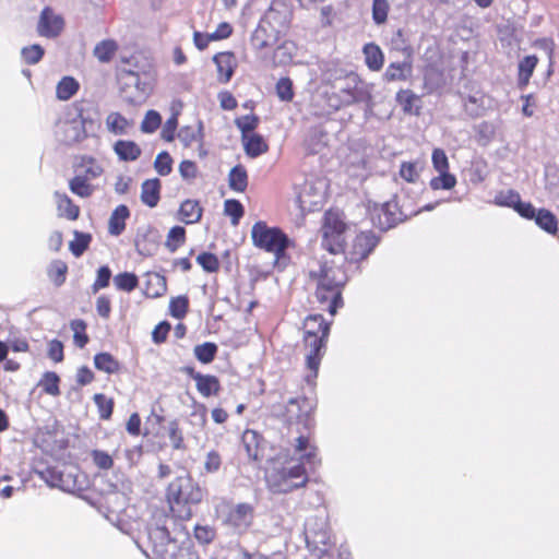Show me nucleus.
<instances>
[{
  "mask_svg": "<svg viewBox=\"0 0 559 559\" xmlns=\"http://www.w3.org/2000/svg\"><path fill=\"white\" fill-rule=\"evenodd\" d=\"M309 278L316 284L314 297L319 308L334 317L344 306L343 289L347 282L342 266L323 262L318 270L309 272Z\"/></svg>",
  "mask_w": 559,
  "mask_h": 559,
  "instance_id": "f257e3e1",
  "label": "nucleus"
},
{
  "mask_svg": "<svg viewBox=\"0 0 559 559\" xmlns=\"http://www.w3.org/2000/svg\"><path fill=\"white\" fill-rule=\"evenodd\" d=\"M206 493V488L200 486L190 473L175 477L165 490L170 515L189 521L193 516V507L200 504Z\"/></svg>",
  "mask_w": 559,
  "mask_h": 559,
  "instance_id": "f03ea898",
  "label": "nucleus"
},
{
  "mask_svg": "<svg viewBox=\"0 0 559 559\" xmlns=\"http://www.w3.org/2000/svg\"><path fill=\"white\" fill-rule=\"evenodd\" d=\"M332 322L324 320L322 314L313 313L306 317L302 324V346L306 350V368L310 371L306 381L314 384L321 360L326 352Z\"/></svg>",
  "mask_w": 559,
  "mask_h": 559,
  "instance_id": "7ed1b4c3",
  "label": "nucleus"
},
{
  "mask_svg": "<svg viewBox=\"0 0 559 559\" xmlns=\"http://www.w3.org/2000/svg\"><path fill=\"white\" fill-rule=\"evenodd\" d=\"M289 462L271 460L264 472L265 486L272 493H289L304 488L309 481L307 469L302 463L288 465Z\"/></svg>",
  "mask_w": 559,
  "mask_h": 559,
  "instance_id": "20e7f679",
  "label": "nucleus"
},
{
  "mask_svg": "<svg viewBox=\"0 0 559 559\" xmlns=\"http://www.w3.org/2000/svg\"><path fill=\"white\" fill-rule=\"evenodd\" d=\"M251 238L257 248L274 255L275 267L283 270L289 264L287 249L293 246V241L281 228L270 227L259 221L252 226Z\"/></svg>",
  "mask_w": 559,
  "mask_h": 559,
  "instance_id": "39448f33",
  "label": "nucleus"
},
{
  "mask_svg": "<svg viewBox=\"0 0 559 559\" xmlns=\"http://www.w3.org/2000/svg\"><path fill=\"white\" fill-rule=\"evenodd\" d=\"M313 405L306 396H298L288 400L285 405L280 406L276 417L290 431L293 428H302L304 430L313 429L314 421L312 417Z\"/></svg>",
  "mask_w": 559,
  "mask_h": 559,
  "instance_id": "423d86ee",
  "label": "nucleus"
},
{
  "mask_svg": "<svg viewBox=\"0 0 559 559\" xmlns=\"http://www.w3.org/2000/svg\"><path fill=\"white\" fill-rule=\"evenodd\" d=\"M392 44L394 45L393 49L404 56V60L389 63L383 73V80L389 83L405 82L413 75L414 48L405 38L403 29H397Z\"/></svg>",
  "mask_w": 559,
  "mask_h": 559,
  "instance_id": "0eeeda50",
  "label": "nucleus"
},
{
  "mask_svg": "<svg viewBox=\"0 0 559 559\" xmlns=\"http://www.w3.org/2000/svg\"><path fill=\"white\" fill-rule=\"evenodd\" d=\"M286 28V24L281 21L277 12H269L254 29L251 44L258 50L271 48L278 43Z\"/></svg>",
  "mask_w": 559,
  "mask_h": 559,
  "instance_id": "6e6552de",
  "label": "nucleus"
},
{
  "mask_svg": "<svg viewBox=\"0 0 559 559\" xmlns=\"http://www.w3.org/2000/svg\"><path fill=\"white\" fill-rule=\"evenodd\" d=\"M347 224L343 216L328 211L322 224V247L333 254L345 252V233Z\"/></svg>",
  "mask_w": 559,
  "mask_h": 559,
  "instance_id": "1a4fd4ad",
  "label": "nucleus"
},
{
  "mask_svg": "<svg viewBox=\"0 0 559 559\" xmlns=\"http://www.w3.org/2000/svg\"><path fill=\"white\" fill-rule=\"evenodd\" d=\"M156 534L160 535L162 542L156 543L152 540V554L155 556V559H199V555L194 549L179 546L169 538L167 531L156 530Z\"/></svg>",
  "mask_w": 559,
  "mask_h": 559,
  "instance_id": "9d476101",
  "label": "nucleus"
},
{
  "mask_svg": "<svg viewBox=\"0 0 559 559\" xmlns=\"http://www.w3.org/2000/svg\"><path fill=\"white\" fill-rule=\"evenodd\" d=\"M119 93L123 102L130 105H140L146 98L145 84L141 82L140 74L131 70L118 73Z\"/></svg>",
  "mask_w": 559,
  "mask_h": 559,
  "instance_id": "9b49d317",
  "label": "nucleus"
},
{
  "mask_svg": "<svg viewBox=\"0 0 559 559\" xmlns=\"http://www.w3.org/2000/svg\"><path fill=\"white\" fill-rule=\"evenodd\" d=\"M379 241V237L372 230L358 233L352 240L349 248L344 252L346 260L350 263L364 261L376 249Z\"/></svg>",
  "mask_w": 559,
  "mask_h": 559,
  "instance_id": "f8f14e48",
  "label": "nucleus"
},
{
  "mask_svg": "<svg viewBox=\"0 0 559 559\" xmlns=\"http://www.w3.org/2000/svg\"><path fill=\"white\" fill-rule=\"evenodd\" d=\"M345 81V85L340 88L338 93L334 94L337 97V103L333 104L335 109L350 106L362 99L364 90L360 78L356 73H349L346 75Z\"/></svg>",
  "mask_w": 559,
  "mask_h": 559,
  "instance_id": "ddd939ff",
  "label": "nucleus"
},
{
  "mask_svg": "<svg viewBox=\"0 0 559 559\" xmlns=\"http://www.w3.org/2000/svg\"><path fill=\"white\" fill-rule=\"evenodd\" d=\"M254 520V507L251 503H238L229 509L225 518V524L238 533L247 532Z\"/></svg>",
  "mask_w": 559,
  "mask_h": 559,
  "instance_id": "4468645a",
  "label": "nucleus"
},
{
  "mask_svg": "<svg viewBox=\"0 0 559 559\" xmlns=\"http://www.w3.org/2000/svg\"><path fill=\"white\" fill-rule=\"evenodd\" d=\"M532 48L536 51L526 56V83L540 60L548 62V75L552 73L554 41L548 38L537 39Z\"/></svg>",
  "mask_w": 559,
  "mask_h": 559,
  "instance_id": "2eb2a0df",
  "label": "nucleus"
},
{
  "mask_svg": "<svg viewBox=\"0 0 559 559\" xmlns=\"http://www.w3.org/2000/svg\"><path fill=\"white\" fill-rule=\"evenodd\" d=\"M295 431L298 433L294 450L296 453H300V463L308 464L311 466L321 463L318 456V448L313 442L312 429L304 430L302 428H296Z\"/></svg>",
  "mask_w": 559,
  "mask_h": 559,
  "instance_id": "dca6fc26",
  "label": "nucleus"
},
{
  "mask_svg": "<svg viewBox=\"0 0 559 559\" xmlns=\"http://www.w3.org/2000/svg\"><path fill=\"white\" fill-rule=\"evenodd\" d=\"M64 27V20L57 14L50 7H45L39 15L37 23V33L39 36L47 38L58 37Z\"/></svg>",
  "mask_w": 559,
  "mask_h": 559,
  "instance_id": "f3484780",
  "label": "nucleus"
},
{
  "mask_svg": "<svg viewBox=\"0 0 559 559\" xmlns=\"http://www.w3.org/2000/svg\"><path fill=\"white\" fill-rule=\"evenodd\" d=\"M183 372L194 380L197 391L202 397L217 396L222 391L221 380L215 374L198 372L193 367H185Z\"/></svg>",
  "mask_w": 559,
  "mask_h": 559,
  "instance_id": "a211bd4d",
  "label": "nucleus"
},
{
  "mask_svg": "<svg viewBox=\"0 0 559 559\" xmlns=\"http://www.w3.org/2000/svg\"><path fill=\"white\" fill-rule=\"evenodd\" d=\"M241 441L248 457L253 462H261L265 459L266 440L258 431L246 429Z\"/></svg>",
  "mask_w": 559,
  "mask_h": 559,
  "instance_id": "6ab92c4d",
  "label": "nucleus"
},
{
  "mask_svg": "<svg viewBox=\"0 0 559 559\" xmlns=\"http://www.w3.org/2000/svg\"><path fill=\"white\" fill-rule=\"evenodd\" d=\"M526 219L534 221L535 225L550 235L558 231L557 217L546 209H536L531 203H526Z\"/></svg>",
  "mask_w": 559,
  "mask_h": 559,
  "instance_id": "aec40b11",
  "label": "nucleus"
},
{
  "mask_svg": "<svg viewBox=\"0 0 559 559\" xmlns=\"http://www.w3.org/2000/svg\"><path fill=\"white\" fill-rule=\"evenodd\" d=\"M213 61L217 68L218 82L228 83L237 68L235 53L233 51L218 52L214 56Z\"/></svg>",
  "mask_w": 559,
  "mask_h": 559,
  "instance_id": "412c9836",
  "label": "nucleus"
},
{
  "mask_svg": "<svg viewBox=\"0 0 559 559\" xmlns=\"http://www.w3.org/2000/svg\"><path fill=\"white\" fill-rule=\"evenodd\" d=\"M203 207L198 200H183L177 211V218L186 225L200 223L203 216Z\"/></svg>",
  "mask_w": 559,
  "mask_h": 559,
  "instance_id": "4be33fe9",
  "label": "nucleus"
},
{
  "mask_svg": "<svg viewBox=\"0 0 559 559\" xmlns=\"http://www.w3.org/2000/svg\"><path fill=\"white\" fill-rule=\"evenodd\" d=\"M167 292V280L164 275L156 272H148L145 275L143 294L147 298H158Z\"/></svg>",
  "mask_w": 559,
  "mask_h": 559,
  "instance_id": "5701e85b",
  "label": "nucleus"
},
{
  "mask_svg": "<svg viewBox=\"0 0 559 559\" xmlns=\"http://www.w3.org/2000/svg\"><path fill=\"white\" fill-rule=\"evenodd\" d=\"M162 182L158 178L146 179L141 185V201L150 209H154L160 201Z\"/></svg>",
  "mask_w": 559,
  "mask_h": 559,
  "instance_id": "b1692460",
  "label": "nucleus"
},
{
  "mask_svg": "<svg viewBox=\"0 0 559 559\" xmlns=\"http://www.w3.org/2000/svg\"><path fill=\"white\" fill-rule=\"evenodd\" d=\"M362 55L365 64L370 71L379 72L383 68L384 53L378 44L373 41L365 44Z\"/></svg>",
  "mask_w": 559,
  "mask_h": 559,
  "instance_id": "393cba45",
  "label": "nucleus"
},
{
  "mask_svg": "<svg viewBox=\"0 0 559 559\" xmlns=\"http://www.w3.org/2000/svg\"><path fill=\"white\" fill-rule=\"evenodd\" d=\"M493 204L512 207L520 216L524 217V203L518 191L512 189L500 190L496 193Z\"/></svg>",
  "mask_w": 559,
  "mask_h": 559,
  "instance_id": "a878e982",
  "label": "nucleus"
},
{
  "mask_svg": "<svg viewBox=\"0 0 559 559\" xmlns=\"http://www.w3.org/2000/svg\"><path fill=\"white\" fill-rule=\"evenodd\" d=\"M243 151L250 158H257L269 152L266 140L259 133L241 138Z\"/></svg>",
  "mask_w": 559,
  "mask_h": 559,
  "instance_id": "bb28decb",
  "label": "nucleus"
},
{
  "mask_svg": "<svg viewBox=\"0 0 559 559\" xmlns=\"http://www.w3.org/2000/svg\"><path fill=\"white\" fill-rule=\"evenodd\" d=\"M63 134L68 145L83 141L87 136L85 120L80 117L66 122L63 126Z\"/></svg>",
  "mask_w": 559,
  "mask_h": 559,
  "instance_id": "cd10ccee",
  "label": "nucleus"
},
{
  "mask_svg": "<svg viewBox=\"0 0 559 559\" xmlns=\"http://www.w3.org/2000/svg\"><path fill=\"white\" fill-rule=\"evenodd\" d=\"M55 197L58 215L69 221H76L81 213L80 206L66 193L56 192Z\"/></svg>",
  "mask_w": 559,
  "mask_h": 559,
  "instance_id": "c85d7f7f",
  "label": "nucleus"
},
{
  "mask_svg": "<svg viewBox=\"0 0 559 559\" xmlns=\"http://www.w3.org/2000/svg\"><path fill=\"white\" fill-rule=\"evenodd\" d=\"M114 151L119 159L123 162H134L142 154L139 144L131 140H118L114 144Z\"/></svg>",
  "mask_w": 559,
  "mask_h": 559,
  "instance_id": "c756f323",
  "label": "nucleus"
},
{
  "mask_svg": "<svg viewBox=\"0 0 559 559\" xmlns=\"http://www.w3.org/2000/svg\"><path fill=\"white\" fill-rule=\"evenodd\" d=\"M130 216V211L127 205H118L111 213L108 223V231L110 235L119 236L126 229V221Z\"/></svg>",
  "mask_w": 559,
  "mask_h": 559,
  "instance_id": "7c9ffc66",
  "label": "nucleus"
},
{
  "mask_svg": "<svg viewBox=\"0 0 559 559\" xmlns=\"http://www.w3.org/2000/svg\"><path fill=\"white\" fill-rule=\"evenodd\" d=\"M229 188L238 193L246 191L248 187V173L243 165L239 164L233 167L228 174Z\"/></svg>",
  "mask_w": 559,
  "mask_h": 559,
  "instance_id": "2f4dec72",
  "label": "nucleus"
},
{
  "mask_svg": "<svg viewBox=\"0 0 559 559\" xmlns=\"http://www.w3.org/2000/svg\"><path fill=\"white\" fill-rule=\"evenodd\" d=\"M396 102L405 114L419 115V97L411 90H400L396 93Z\"/></svg>",
  "mask_w": 559,
  "mask_h": 559,
  "instance_id": "473e14b6",
  "label": "nucleus"
},
{
  "mask_svg": "<svg viewBox=\"0 0 559 559\" xmlns=\"http://www.w3.org/2000/svg\"><path fill=\"white\" fill-rule=\"evenodd\" d=\"M95 368L108 374L117 373L120 370V362L107 352L98 353L94 356Z\"/></svg>",
  "mask_w": 559,
  "mask_h": 559,
  "instance_id": "72a5a7b5",
  "label": "nucleus"
},
{
  "mask_svg": "<svg viewBox=\"0 0 559 559\" xmlns=\"http://www.w3.org/2000/svg\"><path fill=\"white\" fill-rule=\"evenodd\" d=\"M68 270V264L64 261L59 259L52 260L47 267L48 278L55 286L60 287L66 283Z\"/></svg>",
  "mask_w": 559,
  "mask_h": 559,
  "instance_id": "f704fd0d",
  "label": "nucleus"
},
{
  "mask_svg": "<svg viewBox=\"0 0 559 559\" xmlns=\"http://www.w3.org/2000/svg\"><path fill=\"white\" fill-rule=\"evenodd\" d=\"M187 241V231L185 227L176 225L173 226L167 233L165 247L170 252H176Z\"/></svg>",
  "mask_w": 559,
  "mask_h": 559,
  "instance_id": "c9c22d12",
  "label": "nucleus"
},
{
  "mask_svg": "<svg viewBox=\"0 0 559 559\" xmlns=\"http://www.w3.org/2000/svg\"><path fill=\"white\" fill-rule=\"evenodd\" d=\"M79 162L75 164V169L84 168V174L82 176L87 177L90 179H95L102 176L104 173L103 167L97 163V160L87 155H82L79 158Z\"/></svg>",
  "mask_w": 559,
  "mask_h": 559,
  "instance_id": "e433bc0d",
  "label": "nucleus"
},
{
  "mask_svg": "<svg viewBox=\"0 0 559 559\" xmlns=\"http://www.w3.org/2000/svg\"><path fill=\"white\" fill-rule=\"evenodd\" d=\"M118 51V44L114 39H104L94 48V56L103 63L111 61Z\"/></svg>",
  "mask_w": 559,
  "mask_h": 559,
  "instance_id": "4c0bfd02",
  "label": "nucleus"
},
{
  "mask_svg": "<svg viewBox=\"0 0 559 559\" xmlns=\"http://www.w3.org/2000/svg\"><path fill=\"white\" fill-rule=\"evenodd\" d=\"M79 88L80 84L74 78L63 76L57 84V98L60 100H68L78 93Z\"/></svg>",
  "mask_w": 559,
  "mask_h": 559,
  "instance_id": "58836bf2",
  "label": "nucleus"
},
{
  "mask_svg": "<svg viewBox=\"0 0 559 559\" xmlns=\"http://www.w3.org/2000/svg\"><path fill=\"white\" fill-rule=\"evenodd\" d=\"M90 180L87 177L76 175L69 181V189L80 198H88L94 192V187L90 183Z\"/></svg>",
  "mask_w": 559,
  "mask_h": 559,
  "instance_id": "ea45409f",
  "label": "nucleus"
},
{
  "mask_svg": "<svg viewBox=\"0 0 559 559\" xmlns=\"http://www.w3.org/2000/svg\"><path fill=\"white\" fill-rule=\"evenodd\" d=\"M93 401L97 407L98 416L103 420H109L114 413L115 401L103 393H96Z\"/></svg>",
  "mask_w": 559,
  "mask_h": 559,
  "instance_id": "a19ab883",
  "label": "nucleus"
},
{
  "mask_svg": "<svg viewBox=\"0 0 559 559\" xmlns=\"http://www.w3.org/2000/svg\"><path fill=\"white\" fill-rule=\"evenodd\" d=\"M260 118L255 114L245 115L235 119V124L240 131L241 138L254 134V130L259 127Z\"/></svg>",
  "mask_w": 559,
  "mask_h": 559,
  "instance_id": "79ce46f5",
  "label": "nucleus"
},
{
  "mask_svg": "<svg viewBox=\"0 0 559 559\" xmlns=\"http://www.w3.org/2000/svg\"><path fill=\"white\" fill-rule=\"evenodd\" d=\"M457 183L455 175L451 174L450 170L440 171L438 176L432 177L429 181V186L432 190H451Z\"/></svg>",
  "mask_w": 559,
  "mask_h": 559,
  "instance_id": "37998d69",
  "label": "nucleus"
},
{
  "mask_svg": "<svg viewBox=\"0 0 559 559\" xmlns=\"http://www.w3.org/2000/svg\"><path fill=\"white\" fill-rule=\"evenodd\" d=\"M217 350H218V347L215 343L205 342V343L197 345L193 349V353H194L195 358L200 362L207 365L215 359Z\"/></svg>",
  "mask_w": 559,
  "mask_h": 559,
  "instance_id": "c03bdc74",
  "label": "nucleus"
},
{
  "mask_svg": "<svg viewBox=\"0 0 559 559\" xmlns=\"http://www.w3.org/2000/svg\"><path fill=\"white\" fill-rule=\"evenodd\" d=\"M107 129L114 134L127 133L130 122L120 112H110L106 118Z\"/></svg>",
  "mask_w": 559,
  "mask_h": 559,
  "instance_id": "a18cd8bd",
  "label": "nucleus"
},
{
  "mask_svg": "<svg viewBox=\"0 0 559 559\" xmlns=\"http://www.w3.org/2000/svg\"><path fill=\"white\" fill-rule=\"evenodd\" d=\"M92 236L86 233L74 231V239L70 241L69 249L72 254L80 258L90 247Z\"/></svg>",
  "mask_w": 559,
  "mask_h": 559,
  "instance_id": "49530a36",
  "label": "nucleus"
},
{
  "mask_svg": "<svg viewBox=\"0 0 559 559\" xmlns=\"http://www.w3.org/2000/svg\"><path fill=\"white\" fill-rule=\"evenodd\" d=\"M71 330L73 331V342L79 348H84L90 342L86 333V323L82 319H75L70 322Z\"/></svg>",
  "mask_w": 559,
  "mask_h": 559,
  "instance_id": "de8ad7c7",
  "label": "nucleus"
},
{
  "mask_svg": "<svg viewBox=\"0 0 559 559\" xmlns=\"http://www.w3.org/2000/svg\"><path fill=\"white\" fill-rule=\"evenodd\" d=\"M114 284L118 290L132 292L139 285V278L134 273L122 272L114 277Z\"/></svg>",
  "mask_w": 559,
  "mask_h": 559,
  "instance_id": "09e8293b",
  "label": "nucleus"
},
{
  "mask_svg": "<svg viewBox=\"0 0 559 559\" xmlns=\"http://www.w3.org/2000/svg\"><path fill=\"white\" fill-rule=\"evenodd\" d=\"M59 383V376L53 371H47L43 374L39 385L41 386L45 393L52 396H58L60 395Z\"/></svg>",
  "mask_w": 559,
  "mask_h": 559,
  "instance_id": "8fccbe9b",
  "label": "nucleus"
},
{
  "mask_svg": "<svg viewBox=\"0 0 559 559\" xmlns=\"http://www.w3.org/2000/svg\"><path fill=\"white\" fill-rule=\"evenodd\" d=\"M177 138L185 147H189L193 143L201 141L202 132L201 129H197L192 126H185L178 131Z\"/></svg>",
  "mask_w": 559,
  "mask_h": 559,
  "instance_id": "3c124183",
  "label": "nucleus"
},
{
  "mask_svg": "<svg viewBox=\"0 0 559 559\" xmlns=\"http://www.w3.org/2000/svg\"><path fill=\"white\" fill-rule=\"evenodd\" d=\"M189 310V299L187 296H178L169 301V313L176 319L186 317Z\"/></svg>",
  "mask_w": 559,
  "mask_h": 559,
  "instance_id": "603ef678",
  "label": "nucleus"
},
{
  "mask_svg": "<svg viewBox=\"0 0 559 559\" xmlns=\"http://www.w3.org/2000/svg\"><path fill=\"white\" fill-rule=\"evenodd\" d=\"M224 213L230 217L233 225H238L245 209L238 200L228 199L224 202Z\"/></svg>",
  "mask_w": 559,
  "mask_h": 559,
  "instance_id": "864d4df0",
  "label": "nucleus"
},
{
  "mask_svg": "<svg viewBox=\"0 0 559 559\" xmlns=\"http://www.w3.org/2000/svg\"><path fill=\"white\" fill-rule=\"evenodd\" d=\"M44 53V48L38 44L26 46L21 51L24 62L29 66L38 63L43 59Z\"/></svg>",
  "mask_w": 559,
  "mask_h": 559,
  "instance_id": "5fc2aeb1",
  "label": "nucleus"
},
{
  "mask_svg": "<svg viewBox=\"0 0 559 559\" xmlns=\"http://www.w3.org/2000/svg\"><path fill=\"white\" fill-rule=\"evenodd\" d=\"M173 158L166 151L157 154L154 160V168L160 176H168L173 171Z\"/></svg>",
  "mask_w": 559,
  "mask_h": 559,
  "instance_id": "6e6d98bb",
  "label": "nucleus"
},
{
  "mask_svg": "<svg viewBox=\"0 0 559 559\" xmlns=\"http://www.w3.org/2000/svg\"><path fill=\"white\" fill-rule=\"evenodd\" d=\"M390 4L388 0H373L372 2V20L376 24H384L388 20Z\"/></svg>",
  "mask_w": 559,
  "mask_h": 559,
  "instance_id": "4d7b16f0",
  "label": "nucleus"
},
{
  "mask_svg": "<svg viewBox=\"0 0 559 559\" xmlns=\"http://www.w3.org/2000/svg\"><path fill=\"white\" fill-rule=\"evenodd\" d=\"M197 262L207 273L217 272L221 265L218 258L211 252H201L197 257Z\"/></svg>",
  "mask_w": 559,
  "mask_h": 559,
  "instance_id": "13d9d810",
  "label": "nucleus"
},
{
  "mask_svg": "<svg viewBox=\"0 0 559 559\" xmlns=\"http://www.w3.org/2000/svg\"><path fill=\"white\" fill-rule=\"evenodd\" d=\"M276 95L283 102H292L295 93L293 81L289 78H281L275 86Z\"/></svg>",
  "mask_w": 559,
  "mask_h": 559,
  "instance_id": "bf43d9fd",
  "label": "nucleus"
},
{
  "mask_svg": "<svg viewBox=\"0 0 559 559\" xmlns=\"http://www.w3.org/2000/svg\"><path fill=\"white\" fill-rule=\"evenodd\" d=\"M162 124V117L155 110H148L141 122V130L144 133L155 132Z\"/></svg>",
  "mask_w": 559,
  "mask_h": 559,
  "instance_id": "052dcab7",
  "label": "nucleus"
},
{
  "mask_svg": "<svg viewBox=\"0 0 559 559\" xmlns=\"http://www.w3.org/2000/svg\"><path fill=\"white\" fill-rule=\"evenodd\" d=\"M93 463L104 471H108L114 467V459L111 455L103 450H93L91 452Z\"/></svg>",
  "mask_w": 559,
  "mask_h": 559,
  "instance_id": "680f3d73",
  "label": "nucleus"
},
{
  "mask_svg": "<svg viewBox=\"0 0 559 559\" xmlns=\"http://www.w3.org/2000/svg\"><path fill=\"white\" fill-rule=\"evenodd\" d=\"M111 278V271L109 266L103 265L97 270L96 280L92 285L93 293H97L98 290L106 288L109 286V282Z\"/></svg>",
  "mask_w": 559,
  "mask_h": 559,
  "instance_id": "e2e57ef3",
  "label": "nucleus"
},
{
  "mask_svg": "<svg viewBox=\"0 0 559 559\" xmlns=\"http://www.w3.org/2000/svg\"><path fill=\"white\" fill-rule=\"evenodd\" d=\"M433 169L438 173L450 170V164L445 152L442 148H435L431 155Z\"/></svg>",
  "mask_w": 559,
  "mask_h": 559,
  "instance_id": "0e129e2a",
  "label": "nucleus"
},
{
  "mask_svg": "<svg viewBox=\"0 0 559 559\" xmlns=\"http://www.w3.org/2000/svg\"><path fill=\"white\" fill-rule=\"evenodd\" d=\"M179 174L186 181H193L199 174L197 163L190 159H185L179 164Z\"/></svg>",
  "mask_w": 559,
  "mask_h": 559,
  "instance_id": "69168bd1",
  "label": "nucleus"
},
{
  "mask_svg": "<svg viewBox=\"0 0 559 559\" xmlns=\"http://www.w3.org/2000/svg\"><path fill=\"white\" fill-rule=\"evenodd\" d=\"M194 537L201 544H210L216 537V531L210 525H195Z\"/></svg>",
  "mask_w": 559,
  "mask_h": 559,
  "instance_id": "338daca9",
  "label": "nucleus"
},
{
  "mask_svg": "<svg viewBox=\"0 0 559 559\" xmlns=\"http://www.w3.org/2000/svg\"><path fill=\"white\" fill-rule=\"evenodd\" d=\"M48 357L55 362H62L64 359V346L61 341L55 338L48 343L47 348Z\"/></svg>",
  "mask_w": 559,
  "mask_h": 559,
  "instance_id": "774afa93",
  "label": "nucleus"
}]
</instances>
